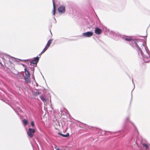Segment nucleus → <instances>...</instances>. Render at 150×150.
Masks as SVG:
<instances>
[{
  "label": "nucleus",
  "mask_w": 150,
  "mask_h": 150,
  "mask_svg": "<svg viewBox=\"0 0 150 150\" xmlns=\"http://www.w3.org/2000/svg\"><path fill=\"white\" fill-rule=\"evenodd\" d=\"M53 40L52 39H50L48 41L47 43L46 46V47L47 48H48L50 46L51 44L52 43V41Z\"/></svg>",
  "instance_id": "1a4fd4ad"
},
{
  "label": "nucleus",
  "mask_w": 150,
  "mask_h": 150,
  "mask_svg": "<svg viewBox=\"0 0 150 150\" xmlns=\"http://www.w3.org/2000/svg\"><path fill=\"white\" fill-rule=\"evenodd\" d=\"M0 64L1 65V66L2 68H5L4 65L1 62H0Z\"/></svg>",
  "instance_id": "a211bd4d"
},
{
  "label": "nucleus",
  "mask_w": 150,
  "mask_h": 150,
  "mask_svg": "<svg viewBox=\"0 0 150 150\" xmlns=\"http://www.w3.org/2000/svg\"><path fill=\"white\" fill-rule=\"evenodd\" d=\"M129 116H128L125 119V120L126 121H129Z\"/></svg>",
  "instance_id": "aec40b11"
},
{
  "label": "nucleus",
  "mask_w": 150,
  "mask_h": 150,
  "mask_svg": "<svg viewBox=\"0 0 150 150\" xmlns=\"http://www.w3.org/2000/svg\"><path fill=\"white\" fill-rule=\"evenodd\" d=\"M44 52H45L43 51L42 50V51L41 52V54H42Z\"/></svg>",
  "instance_id": "5701e85b"
},
{
  "label": "nucleus",
  "mask_w": 150,
  "mask_h": 150,
  "mask_svg": "<svg viewBox=\"0 0 150 150\" xmlns=\"http://www.w3.org/2000/svg\"><path fill=\"white\" fill-rule=\"evenodd\" d=\"M59 134L61 135H62V137H68L69 136V133H67V134L65 135L64 134H62L59 133Z\"/></svg>",
  "instance_id": "2eb2a0df"
},
{
  "label": "nucleus",
  "mask_w": 150,
  "mask_h": 150,
  "mask_svg": "<svg viewBox=\"0 0 150 150\" xmlns=\"http://www.w3.org/2000/svg\"><path fill=\"white\" fill-rule=\"evenodd\" d=\"M53 3V10L52 11L53 14V15H54L55 14V6L54 4V0H52Z\"/></svg>",
  "instance_id": "9d476101"
},
{
  "label": "nucleus",
  "mask_w": 150,
  "mask_h": 150,
  "mask_svg": "<svg viewBox=\"0 0 150 150\" xmlns=\"http://www.w3.org/2000/svg\"><path fill=\"white\" fill-rule=\"evenodd\" d=\"M40 98L41 100L43 102L44 104L46 102V100L45 98V97L42 96H40Z\"/></svg>",
  "instance_id": "9b49d317"
},
{
  "label": "nucleus",
  "mask_w": 150,
  "mask_h": 150,
  "mask_svg": "<svg viewBox=\"0 0 150 150\" xmlns=\"http://www.w3.org/2000/svg\"><path fill=\"white\" fill-rule=\"evenodd\" d=\"M23 122L25 126H26L28 124L27 121L25 119H24L23 120Z\"/></svg>",
  "instance_id": "4468645a"
},
{
  "label": "nucleus",
  "mask_w": 150,
  "mask_h": 150,
  "mask_svg": "<svg viewBox=\"0 0 150 150\" xmlns=\"http://www.w3.org/2000/svg\"><path fill=\"white\" fill-rule=\"evenodd\" d=\"M24 70L25 76L28 77H30V75L27 69L26 68H25Z\"/></svg>",
  "instance_id": "6e6552de"
},
{
  "label": "nucleus",
  "mask_w": 150,
  "mask_h": 150,
  "mask_svg": "<svg viewBox=\"0 0 150 150\" xmlns=\"http://www.w3.org/2000/svg\"><path fill=\"white\" fill-rule=\"evenodd\" d=\"M111 35L112 38L114 39H117V38L119 37V35L115 32H111Z\"/></svg>",
  "instance_id": "423d86ee"
},
{
  "label": "nucleus",
  "mask_w": 150,
  "mask_h": 150,
  "mask_svg": "<svg viewBox=\"0 0 150 150\" xmlns=\"http://www.w3.org/2000/svg\"><path fill=\"white\" fill-rule=\"evenodd\" d=\"M18 108V110H19V112H21V110H20V109H19V108Z\"/></svg>",
  "instance_id": "4be33fe9"
},
{
  "label": "nucleus",
  "mask_w": 150,
  "mask_h": 150,
  "mask_svg": "<svg viewBox=\"0 0 150 150\" xmlns=\"http://www.w3.org/2000/svg\"><path fill=\"white\" fill-rule=\"evenodd\" d=\"M123 39L129 42L130 45L135 49L139 57L141 56L145 62L150 61V52L143 41L139 39L133 40L131 37L124 36Z\"/></svg>",
  "instance_id": "f257e3e1"
},
{
  "label": "nucleus",
  "mask_w": 150,
  "mask_h": 150,
  "mask_svg": "<svg viewBox=\"0 0 150 150\" xmlns=\"http://www.w3.org/2000/svg\"><path fill=\"white\" fill-rule=\"evenodd\" d=\"M143 146L144 147H145L146 149H149V146L147 144H143Z\"/></svg>",
  "instance_id": "dca6fc26"
},
{
  "label": "nucleus",
  "mask_w": 150,
  "mask_h": 150,
  "mask_svg": "<svg viewBox=\"0 0 150 150\" xmlns=\"http://www.w3.org/2000/svg\"><path fill=\"white\" fill-rule=\"evenodd\" d=\"M58 11L59 13H63L65 12V7L63 6H60L58 8Z\"/></svg>",
  "instance_id": "20e7f679"
},
{
  "label": "nucleus",
  "mask_w": 150,
  "mask_h": 150,
  "mask_svg": "<svg viewBox=\"0 0 150 150\" xmlns=\"http://www.w3.org/2000/svg\"><path fill=\"white\" fill-rule=\"evenodd\" d=\"M79 125L81 127L83 128L85 127L86 126V124H83L82 122H80L79 124Z\"/></svg>",
  "instance_id": "ddd939ff"
},
{
  "label": "nucleus",
  "mask_w": 150,
  "mask_h": 150,
  "mask_svg": "<svg viewBox=\"0 0 150 150\" xmlns=\"http://www.w3.org/2000/svg\"><path fill=\"white\" fill-rule=\"evenodd\" d=\"M95 32L96 34L99 35L102 33V31L100 28H96L95 30Z\"/></svg>",
  "instance_id": "0eeeda50"
},
{
  "label": "nucleus",
  "mask_w": 150,
  "mask_h": 150,
  "mask_svg": "<svg viewBox=\"0 0 150 150\" xmlns=\"http://www.w3.org/2000/svg\"><path fill=\"white\" fill-rule=\"evenodd\" d=\"M40 93L39 92H36L35 93V95H38L40 94Z\"/></svg>",
  "instance_id": "6ab92c4d"
},
{
  "label": "nucleus",
  "mask_w": 150,
  "mask_h": 150,
  "mask_svg": "<svg viewBox=\"0 0 150 150\" xmlns=\"http://www.w3.org/2000/svg\"><path fill=\"white\" fill-rule=\"evenodd\" d=\"M48 48L47 47H45V48L43 50V51L44 52H45L48 49Z\"/></svg>",
  "instance_id": "412c9836"
},
{
  "label": "nucleus",
  "mask_w": 150,
  "mask_h": 150,
  "mask_svg": "<svg viewBox=\"0 0 150 150\" xmlns=\"http://www.w3.org/2000/svg\"><path fill=\"white\" fill-rule=\"evenodd\" d=\"M28 78L29 77H25L24 78L25 81L27 83H30V79Z\"/></svg>",
  "instance_id": "f8f14e48"
},
{
  "label": "nucleus",
  "mask_w": 150,
  "mask_h": 150,
  "mask_svg": "<svg viewBox=\"0 0 150 150\" xmlns=\"http://www.w3.org/2000/svg\"><path fill=\"white\" fill-rule=\"evenodd\" d=\"M35 132V129H34L29 128V129L27 132V134L28 136L30 138H32L33 137V134Z\"/></svg>",
  "instance_id": "f03ea898"
},
{
  "label": "nucleus",
  "mask_w": 150,
  "mask_h": 150,
  "mask_svg": "<svg viewBox=\"0 0 150 150\" xmlns=\"http://www.w3.org/2000/svg\"><path fill=\"white\" fill-rule=\"evenodd\" d=\"M93 35V33L91 31H88L82 33V36L84 37L89 38Z\"/></svg>",
  "instance_id": "7ed1b4c3"
},
{
  "label": "nucleus",
  "mask_w": 150,
  "mask_h": 150,
  "mask_svg": "<svg viewBox=\"0 0 150 150\" xmlns=\"http://www.w3.org/2000/svg\"><path fill=\"white\" fill-rule=\"evenodd\" d=\"M42 54H41V53L39 54V56H40Z\"/></svg>",
  "instance_id": "393cba45"
},
{
  "label": "nucleus",
  "mask_w": 150,
  "mask_h": 150,
  "mask_svg": "<svg viewBox=\"0 0 150 150\" xmlns=\"http://www.w3.org/2000/svg\"><path fill=\"white\" fill-rule=\"evenodd\" d=\"M40 57H39L38 56H37L36 57L34 58L33 59L31 60L30 62V63L36 64L38 62Z\"/></svg>",
  "instance_id": "39448f33"
},
{
  "label": "nucleus",
  "mask_w": 150,
  "mask_h": 150,
  "mask_svg": "<svg viewBox=\"0 0 150 150\" xmlns=\"http://www.w3.org/2000/svg\"><path fill=\"white\" fill-rule=\"evenodd\" d=\"M129 122H130V123H132L133 125H134L133 124V123L132 122H131V121H129Z\"/></svg>",
  "instance_id": "b1692460"
},
{
  "label": "nucleus",
  "mask_w": 150,
  "mask_h": 150,
  "mask_svg": "<svg viewBox=\"0 0 150 150\" xmlns=\"http://www.w3.org/2000/svg\"><path fill=\"white\" fill-rule=\"evenodd\" d=\"M31 124L32 126V127H34L35 126V125H34V122L33 121H32L31 122Z\"/></svg>",
  "instance_id": "f3484780"
}]
</instances>
